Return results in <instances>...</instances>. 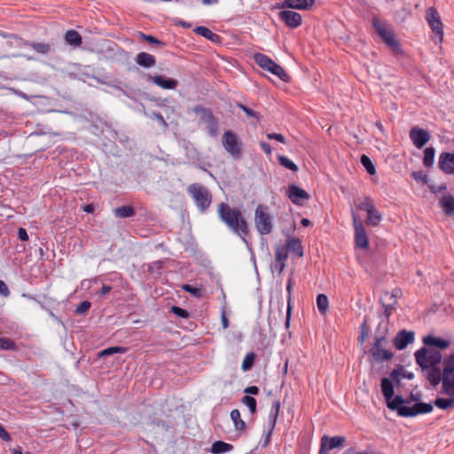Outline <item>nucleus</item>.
I'll list each match as a JSON object with an SVG mask.
<instances>
[{"mask_svg":"<svg viewBox=\"0 0 454 454\" xmlns=\"http://www.w3.org/2000/svg\"><path fill=\"white\" fill-rule=\"evenodd\" d=\"M411 176L418 185L426 184V174L422 170L412 171Z\"/></svg>","mask_w":454,"mask_h":454,"instance_id":"47","label":"nucleus"},{"mask_svg":"<svg viewBox=\"0 0 454 454\" xmlns=\"http://www.w3.org/2000/svg\"><path fill=\"white\" fill-rule=\"evenodd\" d=\"M127 351H128V348H126V347H119V346L110 347V348H105L102 351H100L98 354V356L103 357V356H111V355L117 354V353L124 354Z\"/></svg>","mask_w":454,"mask_h":454,"instance_id":"40","label":"nucleus"},{"mask_svg":"<svg viewBox=\"0 0 454 454\" xmlns=\"http://www.w3.org/2000/svg\"><path fill=\"white\" fill-rule=\"evenodd\" d=\"M275 270H277L280 274L284 271L286 268V262H276L274 265Z\"/></svg>","mask_w":454,"mask_h":454,"instance_id":"61","label":"nucleus"},{"mask_svg":"<svg viewBox=\"0 0 454 454\" xmlns=\"http://www.w3.org/2000/svg\"><path fill=\"white\" fill-rule=\"evenodd\" d=\"M255 354L254 352L247 353L242 362L241 368L244 372L250 370L254 363Z\"/></svg>","mask_w":454,"mask_h":454,"instance_id":"42","label":"nucleus"},{"mask_svg":"<svg viewBox=\"0 0 454 454\" xmlns=\"http://www.w3.org/2000/svg\"><path fill=\"white\" fill-rule=\"evenodd\" d=\"M65 40L68 44L73 45L74 47H79L82 43L81 35L77 31L73 29L67 30L66 32Z\"/></svg>","mask_w":454,"mask_h":454,"instance_id":"29","label":"nucleus"},{"mask_svg":"<svg viewBox=\"0 0 454 454\" xmlns=\"http://www.w3.org/2000/svg\"><path fill=\"white\" fill-rule=\"evenodd\" d=\"M136 62L140 67L150 68L155 66L156 59L147 52H139L136 57Z\"/></svg>","mask_w":454,"mask_h":454,"instance_id":"25","label":"nucleus"},{"mask_svg":"<svg viewBox=\"0 0 454 454\" xmlns=\"http://www.w3.org/2000/svg\"><path fill=\"white\" fill-rule=\"evenodd\" d=\"M317 306L322 315H325L329 309V301L325 294H320L317 297Z\"/></svg>","mask_w":454,"mask_h":454,"instance_id":"36","label":"nucleus"},{"mask_svg":"<svg viewBox=\"0 0 454 454\" xmlns=\"http://www.w3.org/2000/svg\"><path fill=\"white\" fill-rule=\"evenodd\" d=\"M192 111L200 118L201 121H204L207 124L209 135L215 137L217 135V121L212 111L201 105L195 106L192 107Z\"/></svg>","mask_w":454,"mask_h":454,"instance_id":"9","label":"nucleus"},{"mask_svg":"<svg viewBox=\"0 0 454 454\" xmlns=\"http://www.w3.org/2000/svg\"><path fill=\"white\" fill-rule=\"evenodd\" d=\"M434 156V149L432 147H427V166L431 164Z\"/></svg>","mask_w":454,"mask_h":454,"instance_id":"58","label":"nucleus"},{"mask_svg":"<svg viewBox=\"0 0 454 454\" xmlns=\"http://www.w3.org/2000/svg\"><path fill=\"white\" fill-rule=\"evenodd\" d=\"M0 438L5 442L11 441L9 433L4 429V426L0 423Z\"/></svg>","mask_w":454,"mask_h":454,"instance_id":"54","label":"nucleus"},{"mask_svg":"<svg viewBox=\"0 0 454 454\" xmlns=\"http://www.w3.org/2000/svg\"><path fill=\"white\" fill-rule=\"evenodd\" d=\"M342 454H365V452L356 451L354 448L346 450Z\"/></svg>","mask_w":454,"mask_h":454,"instance_id":"63","label":"nucleus"},{"mask_svg":"<svg viewBox=\"0 0 454 454\" xmlns=\"http://www.w3.org/2000/svg\"><path fill=\"white\" fill-rule=\"evenodd\" d=\"M345 442V437L343 436H333L329 437L324 435L321 438L320 450L318 454H329V450L341 447Z\"/></svg>","mask_w":454,"mask_h":454,"instance_id":"14","label":"nucleus"},{"mask_svg":"<svg viewBox=\"0 0 454 454\" xmlns=\"http://www.w3.org/2000/svg\"><path fill=\"white\" fill-rule=\"evenodd\" d=\"M260 146L266 154L270 155L271 153V148L268 143L261 142Z\"/></svg>","mask_w":454,"mask_h":454,"instance_id":"57","label":"nucleus"},{"mask_svg":"<svg viewBox=\"0 0 454 454\" xmlns=\"http://www.w3.org/2000/svg\"><path fill=\"white\" fill-rule=\"evenodd\" d=\"M434 404L441 410H448L454 407V396L449 398L438 397L434 402Z\"/></svg>","mask_w":454,"mask_h":454,"instance_id":"35","label":"nucleus"},{"mask_svg":"<svg viewBox=\"0 0 454 454\" xmlns=\"http://www.w3.org/2000/svg\"><path fill=\"white\" fill-rule=\"evenodd\" d=\"M182 289L191 294H192L196 298L202 297L203 292L202 289L200 287H194L189 284H184L182 286Z\"/></svg>","mask_w":454,"mask_h":454,"instance_id":"46","label":"nucleus"},{"mask_svg":"<svg viewBox=\"0 0 454 454\" xmlns=\"http://www.w3.org/2000/svg\"><path fill=\"white\" fill-rule=\"evenodd\" d=\"M288 258V250L284 245H278L275 247V262H286Z\"/></svg>","mask_w":454,"mask_h":454,"instance_id":"37","label":"nucleus"},{"mask_svg":"<svg viewBox=\"0 0 454 454\" xmlns=\"http://www.w3.org/2000/svg\"><path fill=\"white\" fill-rule=\"evenodd\" d=\"M221 320H222L223 328V329H227L228 326H229V321H228V318L226 317V314H225L224 310H223V312H222Z\"/></svg>","mask_w":454,"mask_h":454,"instance_id":"59","label":"nucleus"},{"mask_svg":"<svg viewBox=\"0 0 454 454\" xmlns=\"http://www.w3.org/2000/svg\"><path fill=\"white\" fill-rule=\"evenodd\" d=\"M278 160L282 167L291 171L297 172L299 170L298 166L285 155H278Z\"/></svg>","mask_w":454,"mask_h":454,"instance_id":"38","label":"nucleus"},{"mask_svg":"<svg viewBox=\"0 0 454 454\" xmlns=\"http://www.w3.org/2000/svg\"><path fill=\"white\" fill-rule=\"evenodd\" d=\"M438 165L445 174H454V153H442L439 156Z\"/></svg>","mask_w":454,"mask_h":454,"instance_id":"18","label":"nucleus"},{"mask_svg":"<svg viewBox=\"0 0 454 454\" xmlns=\"http://www.w3.org/2000/svg\"><path fill=\"white\" fill-rule=\"evenodd\" d=\"M267 137L269 139H275L282 144H286V137L282 134L278 133H268Z\"/></svg>","mask_w":454,"mask_h":454,"instance_id":"52","label":"nucleus"},{"mask_svg":"<svg viewBox=\"0 0 454 454\" xmlns=\"http://www.w3.org/2000/svg\"><path fill=\"white\" fill-rule=\"evenodd\" d=\"M254 60L255 63L262 69L269 71L270 73L275 74L279 79L284 82H288L290 80L289 74L286 72V70L273 61L270 57L262 53H254Z\"/></svg>","mask_w":454,"mask_h":454,"instance_id":"6","label":"nucleus"},{"mask_svg":"<svg viewBox=\"0 0 454 454\" xmlns=\"http://www.w3.org/2000/svg\"><path fill=\"white\" fill-rule=\"evenodd\" d=\"M440 205L447 215H454V197L449 196L440 200Z\"/></svg>","mask_w":454,"mask_h":454,"instance_id":"32","label":"nucleus"},{"mask_svg":"<svg viewBox=\"0 0 454 454\" xmlns=\"http://www.w3.org/2000/svg\"><path fill=\"white\" fill-rule=\"evenodd\" d=\"M237 106H238V107H239L240 109H242L244 111V113L247 114V117L254 118V119H256V121H259L258 113H256L255 111L252 110L251 108L246 106L243 104L239 103Z\"/></svg>","mask_w":454,"mask_h":454,"instance_id":"49","label":"nucleus"},{"mask_svg":"<svg viewBox=\"0 0 454 454\" xmlns=\"http://www.w3.org/2000/svg\"><path fill=\"white\" fill-rule=\"evenodd\" d=\"M316 3V0H284L278 4L279 8H289L297 10H309Z\"/></svg>","mask_w":454,"mask_h":454,"instance_id":"19","label":"nucleus"},{"mask_svg":"<svg viewBox=\"0 0 454 454\" xmlns=\"http://www.w3.org/2000/svg\"><path fill=\"white\" fill-rule=\"evenodd\" d=\"M278 17L288 27L296 28L301 26L302 17L299 12L294 11H281L278 12Z\"/></svg>","mask_w":454,"mask_h":454,"instance_id":"15","label":"nucleus"},{"mask_svg":"<svg viewBox=\"0 0 454 454\" xmlns=\"http://www.w3.org/2000/svg\"><path fill=\"white\" fill-rule=\"evenodd\" d=\"M244 392L248 395H258L259 394V388L256 386H250L244 389Z\"/></svg>","mask_w":454,"mask_h":454,"instance_id":"56","label":"nucleus"},{"mask_svg":"<svg viewBox=\"0 0 454 454\" xmlns=\"http://www.w3.org/2000/svg\"><path fill=\"white\" fill-rule=\"evenodd\" d=\"M384 337H377L373 347L371 349L372 356L376 362H383L390 360L394 354L391 350L383 349L381 348L382 342H385Z\"/></svg>","mask_w":454,"mask_h":454,"instance_id":"13","label":"nucleus"},{"mask_svg":"<svg viewBox=\"0 0 454 454\" xmlns=\"http://www.w3.org/2000/svg\"><path fill=\"white\" fill-rule=\"evenodd\" d=\"M360 160H361L362 165L365 168V169L367 170V172L370 175L375 174L376 168H375L372 161L367 155H364V154L362 155Z\"/></svg>","mask_w":454,"mask_h":454,"instance_id":"44","label":"nucleus"},{"mask_svg":"<svg viewBox=\"0 0 454 454\" xmlns=\"http://www.w3.org/2000/svg\"><path fill=\"white\" fill-rule=\"evenodd\" d=\"M233 450V445L224 442L223 441H216L211 446V452L213 454H223Z\"/></svg>","mask_w":454,"mask_h":454,"instance_id":"30","label":"nucleus"},{"mask_svg":"<svg viewBox=\"0 0 454 454\" xmlns=\"http://www.w3.org/2000/svg\"><path fill=\"white\" fill-rule=\"evenodd\" d=\"M149 79L157 86L164 90H175L178 82L172 78H165L162 75L149 76Z\"/></svg>","mask_w":454,"mask_h":454,"instance_id":"22","label":"nucleus"},{"mask_svg":"<svg viewBox=\"0 0 454 454\" xmlns=\"http://www.w3.org/2000/svg\"><path fill=\"white\" fill-rule=\"evenodd\" d=\"M423 347L416 351L415 356L417 364L421 367L422 371L426 370V335L422 336Z\"/></svg>","mask_w":454,"mask_h":454,"instance_id":"33","label":"nucleus"},{"mask_svg":"<svg viewBox=\"0 0 454 454\" xmlns=\"http://www.w3.org/2000/svg\"><path fill=\"white\" fill-rule=\"evenodd\" d=\"M187 193L193 200L200 212L205 213L211 206L212 194L209 189L200 183H193L187 187Z\"/></svg>","mask_w":454,"mask_h":454,"instance_id":"5","label":"nucleus"},{"mask_svg":"<svg viewBox=\"0 0 454 454\" xmlns=\"http://www.w3.org/2000/svg\"><path fill=\"white\" fill-rule=\"evenodd\" d=\"M241 402L249 409L252 414L256 412V400L254 397L245 395L242 397Z\"/></svg>","mask_w":454,"mask_h":454,"instance_id":"45","label":"nucleus"},{"mask_svg":"<svg viewBox=\"0 0 454 454\" xmlns=\"http://www.w3.org/2000/svg\"><path fill=\"white\" fill-rule=\"evenodd\" d=\"M381 389L387 407L392 411H396L400 416L411 417L426 413V403H419L410 407L404 404V399L401 395L394 397L393 383L387 378L381 380Z\"/></svg>","mask_w":454,"mask_h":454,"instance_id":"1","label":"nucleus"},{"mask_svg":"<svg viewBox=\"0 0 454 454\" xmlns=\"http://www.w3.org/2000/svg\"><path fill=\"white\" fill-rule=\"evenodd\" d=\"M372 23L379 36L391 49L393 53L395 55L401 54L402 50L399 40L390 26L385 20H380L377 16L372 18Z\"/></svg>","mask_w":454,"mask_h":454,"instance_id":"4","label":"nucleus"},{"mask_svg":"<svg viewBox=\"0 0 454 454\" xmlns=\"http://www.w3.org/2000/svg\"><path fill=\"white\" fill-rule=\"evenodd\" d=\"M16 343L7 337H0V349L2 350H17Z\"/></svg>","mask_w":454,"mask_h":454,"instance_id":"41","label":"nucleus"},{"mask_svg":"<svg viewBox=\"0 0 454 454\" xmlns=\"http://www.w3.org/2000/svg\"><path fill=\"white\" fill-rule=\"evenodd\" d=\"M427 24L432 30V41L435 43H441L443 40V23L442 22L441 17L438 12L431 7L427 9Z\"/></svg>","mask_w":454,"mask_h":454,"instance_id":"7","label":"nucleus"},{"mask_svg":"<svg viewBox=\"0 0 454 454\" xmlns=\"http://www.w3.org/2000/svg\"><path fill=\"white\" fill-rule=\"evenodd\" d=\"M139 37L142 40L147 42L148 43L157 44L159 46L165 45V43L162 41L157 39L156 37H154V36H153L151 35H146V34H145L143 32H139Z\"/></svg>","mask_w":454,"mask_h":454,"instance_id":"48","label":"nucleus"},{"mask_svg":"<svg viewBox=\"0 0 454 454\" xmlns=\"http://www.w3.org/2000/svg\"><path fill=\"white\" fill-rule=\"evenodd\" d=\"M90 306L91 304L90 301H84L78 305L75 311L79 314H84L90 309Z\"/></svg>","mask_w":454,"mask_h":454,"instance_id":"51","label":"nucleus"},{"mask_svg":"<svg viewBox=\"0 0 454 454\" xmlns=\"http://www.w3.org/2000/svg\"><path fill=\"white\" fill-rule=\"evenodd\" d=\"M287 197L294 204L301 205L309 199V194L299 186L291 184L287 190Z\"/></svg>","mask_w":454,"mask_h":454,"instance_id":"16","label":"nucleus"},{"mask_svg":"<svg viewBox=\"0 0 454 454\" xmlns=\"http://www.w3.org/2000/svg\"><path fill=\"white\" fill-rule=\"evenodd\" d=\"M171 310L174 314H176V316H178L182 318H187L189 317L188 311L180 307L173 306L171 308Z\"/></svg>","mask_w":454,"mask_h":454,"instance_id":"50","label":"nucleus"},{"mask_svg":"<svg viewBox=\"0 0 454 454\" xmlns=\"http://www.w3.org/2000/svg\"><path fill=\"white\" fill-rule=\"evenodd\" d=\"M154 116L160 123H162L164 126H167V122L161 114H154Z\"/></svg>","mask_w":454,"mask_h":454,"instance_id":"62","label":"nucleus"},{"mask_svg":"<svg viewBox=\"0 0 454 454\" xmlns=\"http://www.w3.org/2000/svg\"><path fill=\"white\" fill-rule=\"evenodd\" d=\"M194 32L197 35L203 36L204 38L209 40L210 42L218 43L220 41V35L212 32L209 28H207L206 27H203V26L197 27L194 29Z\"/></svg>","mask_w":454,"mask_h":454,"instance_id":"28","label":"nucleus"},{"mask_svg":"<svg viewBox=\"0 0 454 454\" xmlns=\"http://www.w3.org/2000/svg\"><path fill=\"white\" fill-rule=\"evenodd\" d=\"M427 380L436 387L442 382V392L449 396H454V354L443 361L442 372L432 368L427 372Z\"/></svg>","mask_w":454,"mask_h":454,"instance_id":"3","label":"nucleus"},{"mask_svg":"<svg viewBox=\"0 0 454 454\" xmlns=\"http://www.w3.org/2000/svg\"><path fill=\"white\" fill-rule=\"evenodd\" d=\"M223 145L224 149L233 157L239 158L242 153V144L238 136L231 131H225L223 135Z\"/></svg>","mask_w":454,"mask_h":454,"instance_id":"11","label":"nucleus"},{"mask_svg":"<svg viewBox=\"0 0 454 454\" xmlns=\"http://www.w3.org/2000/svg\"><path fill=\"white\" fill-rule=\"evenodd\" d=\"M410 137L417 148H422L426 145V130L414 127L410 131Z\"/></svg>","mask_w":454,"mask_h":454,"instance_id":"24","label":"nucleus"},{"mask_svg":"<svg viewBox=\"0 0 454 454\" xmlns=\"http://www.w3.org/2000/svg\"><path fill=\"white\" fill-rule=\"evenodd\" d=\"M254 223L257 231L261 234L266 235L271 232L273 225L271 223V217L268 213V208L266 206H257L254 214Z\"/></svg>","mask_w":454,"mask_h":454,"instance_id":"8","label":"nucleus"},{"mask_svg":"<svg viewBox=\"0 0 454 454\" xmlns=\"http://www.w3.org/2000/svg\"><path fill=\"white\" fill-rule=\"evenodd\" d=\"M414 341V333L411 331L402 330L400 331L395 339L393 344L398 350L404 349L408 344Z\"/></svg>","mask_w":454,"mask_h":454,"instance_id":"17","label":"nucleus"},{"mask_svg":"<svg viewBox=\"0 0 454 454\" xmlns=\"http://www.w3.org/2000/svg\"><path fill=\"white\" fill-rule=\"evenodd\" d=\"M219 218L235 234L245 242L249 233L248 224L239 208L231 207L228 204L221 202L217 207Z\"/></svg>","mask_w":454,"mask_h":454,"instance_id":"2","label":"nucleus"},{"mask_svg":"<svg viewBox=\"0 0 454 454\" xmlns=\"http://www.w3.org/2000/svg\"><path fill=\"white\" fill-rule=\"evenodd\" d=\"M281 403L280 400L274 401L272 407L270 409L269 418L271 423V429L274 428L275 424L277 422V419L278 417L279 410H280Z\"/></svg>","mask_w":454,"mask_h":454,"instance_id":"39","label":"nucleus"},{"mask_svg":"<svg viewBox=\"0 0 454 454\" xmlns=\"http://www.w3.org/2000/svg\"><path fill=\"white\" fill-rule=\"evenodd\" d=\"M0 295L3 297H8L10 295V290L7 285L0 279Z\"/></svg>","mask_w":454,"mask_h":454,"instance_id":"53","label":"nucleus"},{"mask_svg":"<svg viewBox=\"0 0 454 454\" xmlns=\"http://www.w3.org/2000/svg\"><path fill=\"white\" fill-rule=\"evenodd\" d=\"M397 291L392 294L386 293L384 297L381 298L382 305L385 308V313L389 316L391 311L395 309V305L397 304Z\"/></svg>","mask_w":454,"mask_h":454,"instance_id":"27","label":"nucleus"},{"mask_svg":"<svg viewBox=\"0 0 454 454\" xmlns=\"http://www.w3.org/2000/svg\"><path fill=\"white\" fill-rule=\"evenodd\" d=\"M18 237L22 241L28 240V234H27L26 229L19 228V230H18Z\"/></svg>","mask_w":454,"mask_h":454,"instance_id":"55","label":"nucleus"},{"mask_svg":"<svg viewBox=\"0 0 454 454\" xmlns=\"http://www.w3.org/2000/svg\"><path fill=\"white\" fill-rule=\"evenodd\" d=\"M284 246L294 255L298 257L303 256V247L300 239L288 237Z\"/></svg>","mask_w":454,"mask_h":454,"instance_id":"23","label":"nucleus"},{"mask_svg":"<svg viewBox=\"0 0 454 454\" xmlns=\"http://www.w3.org/2000/svg\"><path fill=\"white\" fill-rule=\"evenodd\" d=\"M294 286V279L293 277H289L286 283V291L288 294H291V291L293 289V286Z\"/></svg>","mask_w":454,"mask_h":454,"instance_id":"60","label":"nucleus"},{"mask_svg":"<svg viewBox=\"0 0 454 454\" xmlns=\"http://www.w3.org/2000/svg\"><path fill=\"white\" fill-rule=\"evenodd\" d=\"M390 378L395 383L396 387H400L403 380H412L414 374L411 372H408L403 366L399 365L391 372Z\"/></svg>","mask_w":454,"mask_h":454,"instance_id":"21","label":"nucleus"},{"mask_svg":"<svg viewBox=\"0 0 454 454\" xmlns=\"http://www.w3.org/2000/svg\"><path fill=\"white\" fill-rule=\"evenodd\" d=\"M443 350L429 348V361H427V372L430 371L428 369L429 365L433 366L441 363L442 359V352Z\"/></svg>","mask_w":454,"mask_h":454,"instance_id":"31","label":"nucleus"},{"mask_svg":"<svg viewBox=\"0 0 454 454\" xmlns=\"http://www.w3.org/2000/svg\"><path fill=\"white\" fill-rule=\"evenodd\" d=\"M450 346V340L437 337L433 334H427V361H429V348H434L445 350Z\"/></svg>","mask_w":454,"mask_h":454,"instance_id":"20","label":"nucleus"},{"mask_svg":"<svg viewBox=\"0 0 454 454\" xmlns=\"http://www.w3.org/2000/svg\"><path fill=\"white\" fill-rule=\"evenodd\" d=\"M352 220L355 230V244L356 247L366 249L369 247V239L364 226L358 219L356 213L352 212Z\"/></svg>","mask_w":454,"mask_h":454,"instance_id":"12","label":"nucleus"},{"mask_svg":"<svg viewBox=\"0 0 454 454\" xmlns=\"http://www.w3.org/2000/svg\"><path fill=\"white\" fill-rule=\"evenodd\" d=\"M231 419L233 422L235 430L239 432L238 435L246 432L247 425L246 422L241 419L240 412L238 409H234L231 411Z\"/></svg>","mask_w":454,"mask_h":454,"instance_id":"26","label":"nucleus"},{"mask_svg":"<svg viewBox=\"0 0 454 454\" xmlns=\"http://www.w3.org/2000/svg\"><path fill=\"white\" fill-rule=\"evenodd\" d=\"M29 46L41 54H46L51 51V45L45 43H31Z\"/></svg>","mask_w":454,"mask_h":454,"instance_id":"43","label":"nucleus"},{"mask_svg":"<svg viewBox=\"0 0 454 454\" xmlns=\"http://www.w3.org/2000/svg\"><path fill=\"white\" fill-rule=\"evenodd\" d=\"M114 214L118 218H128L135 215V210L131 206H121L114 208Z\"/></svg>","mask_w":454,"mask_h":454,"instance_id":"34","label":"nucleus"},{"mask_svg":"<svg viewBox=\"0 0 454 454\" xmlns=\"http://www.w3.org/2000/svg\"><path fill=\"white\" fill-rule=\"evenodd\" d=\"M360 210L367 213L366 223L378 226L382 220V215L376 208L374 201L370 197H365L357 206Z\"/></svg>","mask_w":454,"mask_h":454,"instance_id":"10","label":"nucleus"},{"mask_svg":"<svg viewBox=\"0 0 454 454\" xmlns=\"http://www.w3.org/2000/svg\"><path fill=\"white\" fill-rule=\"evenodd\" d=\"M112 287L110 286H103L100 290V294L105 295L111 291Z\"/></svg>","mask_w":454,"mask_h":454,"instance_id":"64","label":"nucleus"}]
</instances>
